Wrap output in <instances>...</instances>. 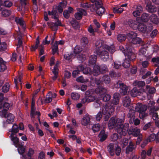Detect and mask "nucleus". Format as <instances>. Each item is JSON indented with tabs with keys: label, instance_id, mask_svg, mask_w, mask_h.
<instances>
[{
	"label": "nucleus",
	"instance_id": "21",
	"mask_svg": "<svg viewBox=\"0 0 159 159\" xmlns=\"http://www.w3.org/2000/svg\"><path fill=\"white\" fill-rule=\"evenodd\" d=\"M108 126L110 129H112L116 127V120L114 117H112L110 119L109 121Z\"/></svg>",
	"mask_w": 159,
	"mask_h": 159
},
{
	"label": "nucleus",
	"instance_id": "55",
	"mask_svg": "<svg viewBox=\"0 0 159 159\" xmlns=\"http://www.w3.org/2000/svg\"><path fill=\"white\" fill-rule=\"evenodd\" d=\"M39 43V41H36L35 45H32L31 46V50L32 51H35L38 48Z\"/></svg>",
	"mask_w": 159,
	"mask_h": 159
},
{
	"label": "nucleus",
	"instance_id": "6",
	"mask_svg": "<svg viewBox=\"0 0 159 159\" xmlns=\"http://www.w3.org/2000/svg\"><path fill=\"white\" fill-rule=\"evenodd\" d=\"M102 5V1L98 0L96 2L95 5L94 4L92 6V11H95L96 14L98 16H102L105 11Z\"/></svg>",
	"mask_w": 159,
	"mask_h": 159
},
{
	"label": "nucleus",
	"instance_id": "56",
	"mask_svg": "<svg viewBox=\"0 0 159 159\" xmlns=\"http://www.w3.org/2000/svg\"><path fill=\"white\" fill-rule=\"evenodd\" d=\"M124 10V9H123L121 7L117 8V7H114L113 8V11L114 13H121Z\"/></svg>",
	"mask_w": 159,
	"mask_h": 159
},
{
	"label": "nucleus",
	"instance_id": "24",
	"mask_svg": "<svg viewBox=\"0 0 159 159\" xmlns=\"http://www.w3.org/2000/svg\"><path fill=\"white\" fill-rule=\"evenodd\" d=\"M141 93V92L136 87H134L130 92L131 95L134 97L139 96Z\"/></svg>",
	"mask_w": 159,
	"mask_h": 159
},
{
	"label": "nucleus",
	"instance_id": "47",
	"mask_svg": "<svg viewBox=\"0 0 159 159\" xmlns=\"http://www.w3.org/2000/svg\"><path fill=\"white\" fill-rule=\"evenodd\" d=\"M82 51V48L79 46H76L74 50V53L75 54H78Z\"/></svg>",
	"mask_w": 159,
	"mask_h": 159
},
{
	"label": "nucleus",
	"instance_id": "27",
	"mask_svg": "<svg viewBox=\"0 0 159 159\" xmlns=\"http://www.w3.org/2000/svg\"><path fill=\"white\" fill-rule=\"evenodd\" d=\"M100 74V67L98 65L94 66L93 70L92 71V74L94 76H97Z\"/></svg>",
	"mask_w": 159,
	"mask_h": 159
},
{
	"label": "nucleus",
	"instance_id": "62",
	"mask_svg": "<svg viewBox=\"0 0 159 159\" xmlns=\"http://www.w3.org/2000/svg\"><path fill=\"white\" fill-rule=\"evenodd\" d=\"M128 36L130 38V40L132 38L136 37L137 34L134 32L131 31L129 32L127 34Z\"/></svg>",
	"mask_w": 159,
	"mask_h": 159
},
{
	"label": "nucleus",
	"instance_id": "40",
	"mask_svg": "<svg viewBox=\"0 0 159 159\" xmlns=\"http://www.w3.org/2000/svg\"><path fill=\"white\" fill-rule=\"evenodd\" d=\"M15 21L17 24H19L20 26H22L24 29L25 28L24 26V21L22 18L16 17L15 19Z\"/></svg>",
	"mask_w": 159,
	"mask_h": 159
},
{
	"label": "nucleus",
	"instance_id": "41",
	"mask_svg": "<svg viewBox=\"0 0 159 159\" xmlns=\"http://www.w3.org/2000/svg\"><path fill=\"white\" fill-rule=\"evenodd\" d=\"M57 42V41H56L52 49L53 55L55 54L56 53H58V44Z\"/></svg>",
	"mask_w": 159,
	"mask_h": 159
},
{
	"label": "nucleus",
	"instance_id": "53",
	"mask_svg": "<svg viewBox=\"0 0 159 159\" xmlns=\"http://www.w3.org/2000/svg\"><path fill=\"white\" fill-rule=\"evenodd\" d=\"M7 48V45L5 42H2L0 43V51H5Z\"/></svg>",
	"mask_w": 159,
	"mask_h": 159
},
{
	"label": "nucleus",
	"instance_id": "32",
	"mask_svg": "<svg viewBox=\"0 0 159 159\" xmlns=\"http://www.w3.org/2000/svg\"><path fill=\"white\" fill-rule=\"evenodd\" d=\"M15 135L11 133L10 137L11 140L13 142L14 145L17 147L19 143V139L16 136H14Z\"/></svg>",
	"mask_w": 159,
	"mask_h": 159
},
{
	"label": "nucleus",
	"instance_id": "43",
	"mask_svg": "<svg viewBox=\"0 0 159 159\" xmlns=\"http://www.w3.org/2000/svg\"><path fill=\"white\" fill-rule=\"evenodd\" d=\"M10 88V85L8 83H6L3 85L2 88V91L3 92L6 93L8 92Z\"/></svg>",
	"mask_w": 159,
	"mask_h": 159
},
{
	"label": "nucleus",
	"instance_id": "15",
	"mask_svg": "<svg viewBox=\"0 0 159 159\" xmlns=\"http://www.w3.org/2000/svg\"><path fill=\"white\" fill-rule=\"evenodd\" d=\"M128 132L127 134H128L129 135L132 134L134 136L137 137L139 134L140 130L138 129L130 127L129 128Z\"/></svg>",
	"mask_w": 159,
	"mask_h": 159
},
{
	"label": "nucleus",
	"instance_id": "57",
	"mask_svg": "<svg viewBox=\"0 0 159 159\" xmlns=\"http://www.w3.org/2000/svg\"><path fill=\"white\" fill-rule=\"evenodd\" d=\"M77 60L79 61V63H81L84 61L85 58V56L82 54H80L77 56Z\"/></svg>",
	"mask_w": 159,
	"mask_h": 159
},
{
	"label": "nucleus",
	"instance_id": "45",
	"mask_svg": "<svg viewBox=\"0 0 159 159\" xmlns=\"http://www.w3.org/2000/svg\"><path fill=\"white\" fill-rule=\"evenodd\" d=\"M106 49L108 50L111 54H113L115 51V48L113 45H111L110 46L106 45Z\"/></svg>",
	"mask_w": 159,
	"mask_h": 159
},
{
	"label": "nucleus",
	"instance_id": "12",
	"mask_svg": "<svg viewBox=\"0 0 159 159\" xmlns=\"http://www.w3.org/2000/svg\"><path fill=\"white\" fill-rule=\"evenodd\" d=\"M78 12L75 14L74 16L77 20H80L82 19V16H86L87 13L85 10L83 9H79L78 10Z\"/></svg>",
	"mask_w": 159,
	"mask_h": 159
},
{
	"label": "nucleus",
	"instance_id": "17",
	"mask_svg": "<svg viewBox=\"0 0 159 159\" xmlns=\"http://www.w3.org/2000/svg\"><path fill=\"white\" fill-rule=\"evenodd\" d=\"M152 150V148H150L147 152L144 150H143L141 154V158L142 159H145L146 155L148 156H150L151 154Z\"/></svg>",
	"mask_w": 159,
	"mask_h": 159
},
{
	"label": "nucleus",
	"instance_id": "61",
	"mask_svg": "<svg viewBox=\"0 0 159 159\" xmlns=\"http://www.w3.org/2000/svg\"><path fill=\"white\" fill-rule=\"evenodd\" d=\"M156 134H151L148 137L147 140L149 142L155 140Z\"/></svg>",
	"mask_w": 159,
	"mask_h": 159
},
{
	"label": "nucleus",
	"instance_id": "20",
	"mask_svg": "<svg viewBox=\"0 0 159 159\" xmlns=\"http://www.w3.org/2000/svg\"><path fill=\"white\" fill-rule=\"evenodd\" d=\"M120 96L118 93H115L113 95V99L112 101V103L114 105H116L119 102Z\"/></svg>",
	"mask_w": 159,
	"mask_h": 159
},
{
	"label": "nucleus",
	"instance_id": "46",
	"mask_svg": "<svg viewBox=\"0 0 159 159\" xmlns=\"http://www.w3.org/2000/svg\"><path fill=\"white\" fill-rule=\"evenodd\" d=\"M126 39V36L123 34H119L117 36V40L120 42L124 41Z\"/></svg>",
	"mask_w": 159,
	"mask_h": 159
},
{
	"label": "nucleus",
	"instance_id": "5",
	"mask_svg": "<svg viewBox=\"0 0 159 159\" xmlns=\"http://www.w3.org/2000/svg\"><path fill=\"white\" fill-rule=\"evenodd\" d=\"M107 149L111 157L114 156L115 154L116 156H119L121 152V148L118 145L115 146L113 143H111L107 146Z\"/></svg>",
	"mask_w": 159,
	"mask_h": 159
},
{
	"label": "nucleus",
	"instance_id": "59",
	"mask_svg": "<svg viewBox=\"0 0 159 159\" xmlns=\"http://www.w3.org/2000/svg\"><path fill=\"white\" fill-rule=\"evenodd\" d=\"M18 151L20 154H24L25 150V148L22 146H20L18 148Z\"/></svg>",
	"mask_w": 159,
	"mask_h": 159
},
{
	"label": "nucleus",
	"instance_id": "39",
	"mask_svg": "<svg viewBox=\"0 0 159 159\" xmlns=\"http://www.w3.org/2000/svg\"><path fill=\"white\" fill-rule=\"evenodd\" d=\"M94 3L91 4L89 2L83 3L81 4V6L83 8L86 9L90 8V10L92 11V6L94 5Z\"/></svg>",
	"mask_w": 159,
	"mask_h": 159
},
{
	"label": "nucleus",
	"instance_id": "48",
	"mask_svg": "<svg viewBox=\"0 0 159 159\" xmlns=\"http://www.w3.org/2000/svg\"><path fill=\"white\" fill-rule=\"evenodd\" d=\"M100 127V125L99 124H97L94 125L93 126L92 129L94 133H95L99 131Z\"/></svg>",
	"mask_w": 159,
	"mask_h": 159
},
{
	"label": "nucleus",
	"instance_id": "3",
	"mask_svg": "<svg viewBox=\"0 0 159 159\" xmlns=\"http://www.w3.org/2000/svg\"><path fill=\"white\" fill-rule=\"evenodd\" d=\"M96 54L99 56L104 61H106L109 59V53L106 49V46L101 41H97L96 43Z\"/></svg>",
	"mask_w": 159,
	"mask_h": 159
},
{
	"label": "nucleus",
	"instance_id": "4",
	"mask_svg": "<svg viewBox=\"0 0 159 159\" xmlns=\"http://www.w3.org/2000/svg\"><path fill=\"white\" fill-rule=\"evenodd\" d=\"M91 85L93 87L95 86V84L97 87L94 89V92L99 95L102 96L107 93V89L106 88L102 86V83L99 79L95 78L91 81Z\"/></svg>",
	"mask_w": 159,
	"mask_h": 159
},
{
	"label": "nucleus",
	"instance_id": "1",
	"mask_svg": "<svg viewBox=\"0 0 159 159\" xmlns=\"http://www.w3.org/2000/svg\"><path fill=\"white\" fill-rule=\"evenodd\" d=\"M119 48L126 57L122 64L125 68H127L130 66V61H133L136 57L135 54L132 51L133 48L131 44L129 43L125 47L120 46Z\"/></svg>",
	"mask_w": 159,
	"mask_h": 159
},
{
	"label": "nucleus",
	"instance_id": "38",
	"mask_svg": "<svg viewBox=\"0 0 159 159\" xmlns=\"http://www.w3.org/2000/svg\"><path fill=\"white\" fill-rule=\"evenodd\" d=\"M36 108L35 107H31L30 116L31 118H34L35 116L38 114L39 111H36Z\"/></svg>",
	"mask_w": 159,
	"mask_h": 159
},
{
	"label": "nucleus",
	"instance_id": "29",
	"mask_svg": "<svg viewBox=\"0 0 159 159\" xmlns=\"http://www.w3.org/2000/svg\"><path fill=\"white\" fill-rule=\"evenodd\" d=\"M55 20H56V21L54 22H52L51 24V27L52 28L56 27L57 28L56 29V31L57 30V27L59 26H61L62 24L61 21L59 20L58 17L57 18V19Z\"/></svg>",
	"mask_w": 159,
	"mask_h": 159
},
{
	"label": "nucleus",
	"instance_id": "16",
	"mask_svg": "<svg viewBox=\"0 0 159 159\" xmlns=\"http://www.w3.org/2000/svg\"><path fill=\"white\" fill-rule=\"evenodd\" d=\"M136 146L134 144L133 142L130 141L129 142V145L127 146L126 148V153L128 154L130 152H132L136 148Z\"/></svg>",
	"mask_w": 159,
	"mask_h": 159
},
{
	"label": "nucleus",
	"instance_id": "52",
	"mask_svg": "<svg viewBox=\"0 0 159 159\" xmlns=\"http://www.w3.org/2000/svg\"><path fill=\"white\" fill-rule=\"evenodd\" d=\"M102 97V100L104 102L109 101L111 98V96L109 94H105Z\"/></svg>",
	"mask_w": 159,
	"mask_h": 159
},
{
	"label": "nucleus",
	"instance_id": "60",
	"mask_svg": "<svg viewBox=\"0 0 159 159\" xmlns=\"http://www.w3.org/2000/svg\"><path fill=\"white\" fill-rule=\"evenodd\" d=\"M137 71V67L136 66H132L130 69V72L132 75L135 74Z\"/></svg>",
	"mask_w": 159,
	"mask_h": 159
},
{
	"label": "nucleus",
	"instance_id": "28",
	"mask_svg": "<svg viewBox=\"0 0 159 159\" xmlns=\"http://www.w3.org/2000/svg\"><path fill=\"white\" fill-rule=\"evenodd\" d=\"M90 122V118L89 116L85 115L82 118L81 124L84 126L87 125Z\"/></svg>",
	"mask_w": 159,
	"mask_h": 159
},
{
	"label": "nucleus",
	"instance_id": "2",
	"mask_svg": "<svg viewBox=\"0 0 159 159\" xmlns=\"http://www.w3.org/2000/svg\"><path fill=\"white\" fill-rule=\"evenodd\" d=\"M125 116V113H122L121 116L116 119L117 132L120 135L123 136H125L127 135L129 126L128 123H125L124 124Z\"/></svg>",
	"mask_w": 159,
	"mask_h": 159
},
{
	"label": "nucleus",
	"instance_id": "18",
	"mask_svg": "<svg viewBox=\"0 0 159 159\" xmlns=\"http://www.w3.org/2000/svg\"><path fill=\"white\" fill-rule=\"evenodd\" d=\"M108 135L106 134L104 130L102 129L98 135V137L100 139L99 141L103 142L107 138Z\"/></svg>",
	"mask_w": 159,
	"mask_h": 159
},
{
	"label": "nucleus",
	"instance_id": "51",
	"mask_svg": "<svg viewBox=\"0 0 159 159\" xmlns=\"http://www.w3.org/2000/svg\"><path fill=\"white\" fill-rule=\"evenodd\" d=\"M11 11L5 9L2 10V15L4 17H7L10 15Z\"/></svg>",
	"mask_w": 159,
	"mask_h": 159
},
{
	"label": "nucleus",
	"instance_id": "49",
	"mask_svg": "<svg viewBox=\"0 0 159 159\" xmlns=\"http://www.w3.org/2000/svg\"><path fill=\"white\" fill-rule=\"evenodd\" d=\"M120 138H121L120 136L118 134L116 133H114L111 136V140L113 141H116Z\"/></svg>",
	"mask_w": 159,
	"mask_h": 159
},
{
	"label": "nucleus",
	"instance_id": "11",
	"mask_svg": "<svg viewBox=\"0 0 159 159\" xmlns=\"http://www.w3.org/2000/svg\"><path fill=\"white\" fill-rule=\"evenodd\" d=\"M15 117V116L13 114L8 113L5 117L6 120L3 121V126L6 128L8 124H12L14 121Z\"/></svg>",
	"mask_w": 159,
	"mask_h": 159
},
{
	"label": "nucleus",
	"instance_id": "14",
	"mask_svg": "<svg viewBox=\"0 0 159 159\" xmlns=\"http://www.w3.org/2000/svg\"><path fill=\"white\" fill-rule=\"evenodd\" d=\"M147 11L150 13H153L157 11V8L155 5H152L151 2L147 3L145 7Z\"/></svg>",
	"mask_w": 159,
	"mask_h": 159
},
{
	"label": "nucleus",
	"instance_id": "23",
	"mask_svg": "<svg viewBox=\"0 0 159 159\" xmlns=\"http://www.w3.org/2000/svg\"><path fill=\"white\" fill-rule=\"evenodd\" d=\"M150 21L155 24L159 23V18L155 14H152L149 17Z\"/></svg>",
	"mask_w": 159,
	"mask_h": 159
},
{
	"label": "nucleus",
	"instance_id": "44",
	"mask_svg": "<svg viewBox=\"0 0 159 159\" xmlns=\"http://www.w3.org/2000/svg\"><path fill=\"white\" fill-rule=\"evenodd\" d=\"M83 73L87 75L92 74V70L89 67H84L83 71Z\"/></svg>",
	"mask_w": 159,
	"mask_h": 159
},
{
	"label": "nucleus",
	"instance_id": "19",
	"mask_svg": "<svg viewBox=\"0 0 159 159\" xmlns=\"http://www.w3.org/2000/svg\"><path fill=\"white\" fill-rule=\"evenodd\" d=\"M34 154V150L32 148H30L27 154L22 155V157L23 158V159H31L32 157Z\"/></svg>",
	"mask_w": 159,
	"mask_h": 159
},
{
	"label": "nucleus",
	"instance_id": "42",
	"mask_svg": "<svg viewBox=\"0 0 159 159\" xmlns=\"http://www.w3.org/2000/svg\"><path fill=\"white\" fill-rule=\"evenodd\" d=\"M99 67H100V73H105L107 71L108 69L107 66L105 64H102Z\"/></svg>",
	"mask_w": 159,
	"mask_h": 159
},
{
	"label": "nucleus",
	"instance_id": "50",
	"mask_svg": "<svg viewBox=\"0 0 159 159\" xmlns=\"http://www.w3.org/2000/svg\"><path fill=\"white\" fill-rule=\"evenodd\" d=\"M81 44L84 47L88 43V39L86 37H83L81 40Z\"/></svg>",
	"mask_w": 159,
	"mask_h": 159
},
{
	"label": "nucleus",
	"instance_id": "7",
	"mask_svg": "<svg viewBox=\"0 0 159 159\" xmlns=\"http://www.w3.org/2000/svg\"><path fill=\"white\" fill-rule=\"evenodd\" d=\"M95 99L94 89L89 90L86 91L85 97L81 100V102L83 104L88 103L93 101Z\"/></svg>",
	"mask_w": 159,
	"mask_h": 159
},
{
	"label": "nucleus",
	"instance_id": "37",
	"mask_svg": "<svg viewBox=\"0 0 159 159\" xmlns=\"http://www.w3.org/2000/svg\"><path fill=\"white\" fill-rule=\"evenodd\" d=\"M74 56L72 52H67L64 56V58L69 61H71V59Z\"/></svg>",
	"mask_w": 159,
	"mask_h": 159
},
{
	"label": "nucleus",
	"instance_id": "34",
	"mask_svg": "<svg viewBox=\"0 0 159 159\" xmlns=\"http://www.w3.org/2000/svg\"><path fill=\"white\" fill-rule=\"evenodd\" d=\"M102 81L100 80V81L102 83V84H103V82H104L105 84H109L111 82L110 77L107 75H104L102 77Z\"/></svg>",
	"mask_w": 159,
	"mask_h": 159
},
{
	"label": "nucleus",
	"instance_id": "36",
	"mask_svg": "<svg viewBox=\"0 0 159 159\" xmlns=\"http://www.w3.org/2000/svg\"><path fill=\"white\" fill-rule=\"evenodd\" d=\"M19 127L18 126L16 123H14L11 128V133H13L14 134L17 133L19 132Z\"/></svg>",
	"mask_w": 159,
	"mask_h": 159
},
{
	"label": "nucleus",
	"instance_id": "22",
	"mask_svg": "<svg viewBox=\"0 0 159 159\" xmlns=\"http://www.w3.org/2000/svg\"><path fill=\"white\" fill-rule=\"evenodd\" d=\"M97 56L96 55H91L89 60V66H93L95 64L97 59Z\"/></svg>",
	"mask_w": 159,
	"mask_h": 159
},
{
	"label": "nucleus",
	"instance_id": "25",
	"mask_svg": "<svg viewBox=\"0 0 159 159\" xmlns=\"http://www.w3.org/2000/svg\"><path fill=\"white\" fill-rule=\"evenodd\" d=\"M130 42L133 44H143L142 39L141 38L135 37L129 40Z\"/></svg>",
	"mask_w": 159,
	"mask_h": 159
},
{
	"label": "nucleus",
	"instance_id": "63",
	"mask_svg": "<svg viewBox=\"0 0 159 159\" xmlns=\"http://www.w3.org/2000/svg\"><path fill=\"white\" fill-rule=\"evenodd\" d=\"M7 111L3 109L1 111H0V116L2 118H5L7 114L8 113Z\"/></svg>",
	"mask_w": 159,
	"mask_h": 159
},
{
	"label": "nucleus",
	"instance_id": "13",
	"mask_svg": "<svg viewBox=\"0 0 159 159\" xmlns=\"http://www.w3.org/2000/svg\"><path fill=\"white\" fill-rule=\"evenodd\" d=\"M137 20H135L132 19H130L128 20L127 21V23L130 27L134 30H137L138 28V25L139 24V22L137 21Z\"/></svg>",
	"mask_w": 159,
	"mask_h": 159
},
{
	"label": "nucleus",
	"instance_id": "64",
	"mask_svg": "<svg viewBox=\"0 0 159 159\" xmlns=\"http://www.w3.org/2000/svg\"><path fill=\"white\" fill-rule=\"evenodd\" d=\"M3 6H4L10 7L12 6V2L10 1L6 0L4 2V3H3Z\"/></svg>",
	"mask_w": 159,
	"mask_h": 159
},
{
	"label": "nucleus",
	"instance_id": "33",
	"mask_svg": "<svg viewBox=\"0 0 159 159\" xmlns=\"http://www.w3.org/2000/svg\"><path fill=\"white\" fill-rule=\"evenodd\" d=\"M10 107V105L8 103L3 102L0 105V109L3 108L5 110L8 111Z\"/></svg>",
	"mask_w": 159,
	"mask_h": 159
},
{
	"label": "nucleus",
	"instance_id": "58",
	"mask_svg": "<svg viewBox=\"0 0 159 159\" xmlns=\"http://www.w3.org/2000/svg\"><path fill=\"white\" fill-rule=\"evenodd\" d=\"M123 83L120 81H118L114 83V87L116 88H120L121 87V86Z\"/></svg>",
	"mask_w": 159,
	"mask_h": 159
},
{
	"label": "nucleus",
	"instance_id": "30",
	"mask_svg": "<svg viewBox=\"0 0 159 159\" xmlns=\"http://www.w3.org/2000/svg\"><path fill=\"white\" fill-rule=\"evenodd\" d=\"M149 14L147 13H143L139 19H140L143 22H147L149 20Z\"/></svg>",
	"mask_w": 159,
	"mask_h": 159
},
{
	"label": "nucleus",
	"instance_id": "31",
	"mask_svg": "<svg viewBox=\"0 0 159 159\" xmlns=\"http://www.w3.org/2000/svg\"><path fill=\"white\" fill-rule=\"evenodd\" d=\"M123 103L124 107H129L130 103V99L129 97L128 96L125 97L123 100Z\"/></svg>",
	"mask_w": 159,
	"mask_h": 159
},
{
	"label": "nucleus",
	"instance_id": "9",
	"mask_svg": "<svg viewBox=\"0 0 159 159\" xmlns=\"http://www.w3.org/2000/svg\"><path fill=\"white\" fill-rule=\"evenodd\" d=\"M114 111V108L110 105H106L102 108V111L103 114L104 115V119L105 121H107L109 119L111 115Z\"/></svg>",
	"mask_w": 159,
	"mask_h": 159
},
{
	"label": "nucleus",
	"instance_id": "10",
	"mask_svg": "<svg viewBox=\"0 0 159 159\" xmlns=\"http://www.w3.org/2000/svg\"><path fill=\"white\" fill-rule=\"evenodd\" d=\"M153 29V27L151 24L147 25L142 24H139L137 29L143 33H148Z\"/></svg>",
	"mask_w": 159,
	"mask_h": 159
},
{
	"label": "nucleus",
	"instance_id": "54",
	"mask_svg": "<svg viewBox=\"0 0 159 159\" xmlns=\"http://www.w3.org/2000/svg\"><path fill=\"white\" fill-rule=\"evenodd\" d=\"M71 96L72 99L77 100L80 98V95L76 93H72L71 94Z\"/></svg>",
	"mask_w": 159,
	"mask_h": 159
},
{
	"label": "nucleus",
	"instance_id": "8",
	"mask_svg": "<svg viewBox=\"0 0 159 159\" xmlns=\"http://www.w3.org/2000/svg\"><path fill=\"white\" fill-rule=\"evenodd\" d=\"M147 107L146 105H143L141 103H138L135 106V109L139 114V117L141 119H143L148 115L146 113Z\"/></svg>",
	"mask_w": 159,
	"mask_h": 159
},
{
	"label": "nucleus",
	"instance_id": "35",
	"mask_svg": "<svg viewBox=\"0 0 159 159\" xmlns=\"http://www.w3.org/2000/svg\"><path fill=\"white\" fill-rule=\"evenodd\" d=\"M133 85L138 88L142 87L144 86L145 84V83L144 81H135L133 84Z\"/></svg>",
	"mask_w": 159,
	"mask_h": 159
},
{
	"label": "nucleus",
	"instance_id": "26",
	"mask_svg": "<svg viewBox=\"0 0 159 159\" xmlns=\"http://www.w3.org/2000/svg\"><path fill=\"white\" fill-rule=\"evenodd\" d=\"M128 89V87L123 84L120 89V92L122 95H125L127 93Z\"/></svg>",
	"mask_w": 159,
	"mask_h": 159
}]
</instances>
